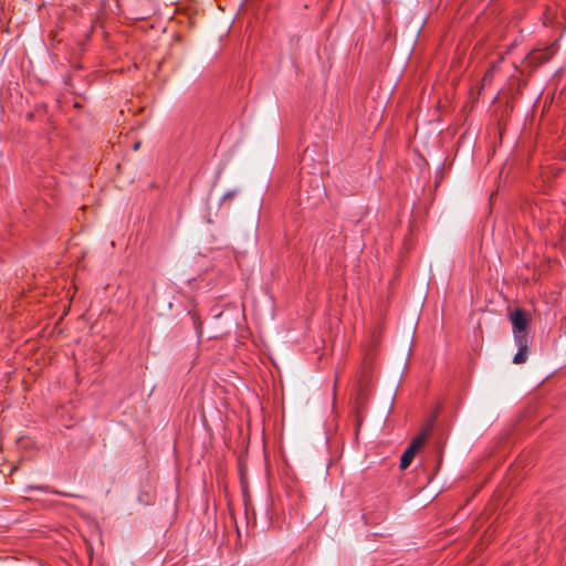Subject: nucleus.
Instances as JSON below:
<instances>
[{
  "mask_svg": "<svg viewBox=\"0 0 566 566\" xmlns=\"http://www.w3.org/2000/svg\"><path fill=\"white\" fill-rule=\"evenodd\" d=\"M509 317H510V321L512 324V332H513L514 340L518 339V338L526 339L527 338L526 328L530 323V318H528L527 314L525 313V311H523L521 308H516L510 313Z\"/></svg>",
  "mask_w": 566,
  "mask_h": 566,
  "instance_id": "f257e3e1",
  "label": "nucleus"
},
{
  "mask_svg": "<svg viewBox=\"0 0 566 566\" xmlns=\"http://www.w3.org/2000/svg\"><path fill=\"white\" fill-rule=\"evenodd\" d=\"M426 438H427V433L423 432V433L419 434L418 437H416L410 442V444L405 450V452L402 453L401 459H400V469L401 470L407 469L411 464L415 455L423 446Z\"/></svg>",
  "mask_w": 566,
  "mask_h": 566,
  "instance_id": "f03ea898",
  "label": "nucleus"
},
{
  "mask_svg": "<svg viewBox=\"0 0 566 566\" xmlns=\"http://www.w3.org/2000/svg\"><path fill=\"white\" fill-rule=\"evenodd\" d=\"M515 345L517 346V352L513 357L514 364H523L527 360L528 357V340L526 339H515Z\"/></svg>",
  "mask_w": 566,
  "mask_h": 566,
  "instance_id": "7ed1b4c3",
  "label": "nucleus"
}]
</instances>
